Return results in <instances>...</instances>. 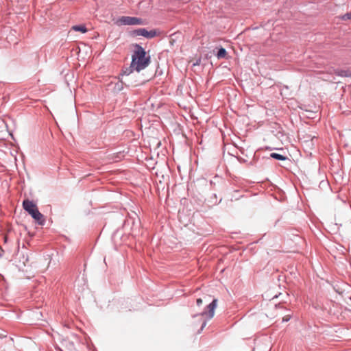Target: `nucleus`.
Returning a JSON list of instances; mask_svg holds the SVG:
<instances>
[{"mask_svg": "<svg viewBox=\"0 0 351 351\" xmlns=\"http://www.w3.org/2000/svg\"><path fill=\"white\" fill-rule=\"evenodd\" d=\"M23 209L27 212L31 217L39 225H44L45 220L43 215L38 210V208L35 203L32 200L25 199L23 202Z\"/></svg>", "mask_w": 351, "mask_h": 351, "instance_id": "2", "label": "nucleus"}, {"mask_svg": "<svg viewBox=\"0 0 351 351\" xmlns=\"http://www.w3.org/2000/svg\"><path fill=\"white\" fill-rule=\"evenodd\" d=\"M139 73L136 71V68L133 67L132 65V62H130V65L128 67L123 68L121 75L122 78H128L130 79L134 77V75H138Z\"/></svg>", "mask_w": 351, "mask_h": 351, "instance_id": "8", "label": "nucleus"}, {"mask_svg": "<svg viewBox=\"0 0 351 351\" xmlns=\"http://www.w3.org/2000/svg\"><path fill=\"white\" fill-rule=\"evenodd\" d=\"M227 55V51L225 48L221 47L218 49L217 53L216 54V56L217 59H222L224 58Z\"/></svg>", "mask_w": 351, "mask_h": 351, "instance_id": "9", "label": "nucleus"}, {"mask_svg": "<svg viewBox=\"0 0 351 351\" xmlns=\"http://www.w3.org/2000/svg\"><path fill=\"white\" fill-rule=\"evenodd\" d=\"M340 18L343 21L350 20L351 19V12L346 13V14L342 15Z\"/></svg>", "mask_w": 351, "mask_h": 351, "instance_id": "12", "label": "nucleus"}, {"mask_svg": "<svg viewBox=\"0 0 351 351\" xmlns=\"http://www.w3.org/2000/svg\"><path fill=\"white\" fill-rule=\"evenodd\" d=\"M215 179H219V178L217 176H215Z\"/></svg>", "mask_w": 351, "mask_h": 351, "instance_id": "27", "label": "nucleus"}, {"mask_svg": "<svg viewBox=\"0 0 351 351\" xmlns=\"http://www.w3.org/2000/svg\"><path fill=\"white\" fill-rule=\"evenodd\" d=\"M136 75H134V77H132V78H130V80H131L132 82H135V81H136L137 82H138V85L141 84H142V83H141V82H140V81H138V80H136Z\"/></svg>", "mask_w": 351, "mask_h": 351, "instance_id": "19", "label": "nucleus"}, {"mask_svg": "<svg viewBox=\"0 0 351 351\" xmlns=\"http://www.w3.org/2000/svg\"><path fill=\"white\" fill-rule=\"evenodd\" d=\"M217 302L218 300L217 298H214L212 302L206 306L208 311H204L200 313L193 315V317L207 315L208 319L213 318L215 315V311L217 306Z\"/></svg>", "mask_w": 351, "mask_h": 351, "instance_id": "5", "label": "nucleus"}, {"mask_svg": "<svg viewBox=\"0 0 351 351\" xmlns=\"http://www.w3.org/2000/svg\"><path fill=\"white\" fill-rule=\"evenodd\" d=\"M274 84V82L272 79H269V82L267 84L268 86H272Z\"/></svg>", "mask_w": 351, "mask_h": 351, "instance_id": "21", "label": "nucleus"}, {"mask_svg": "<svg viewBox=\"0 0 351 351\" xmlns=\"http://www.w3.org/2000/svg\"><path fill=\"white\" fill-rule=\"evenodd\" d=\"M338 75L341 76H346V71H341L340 73H338Z\"/></svg>", "mask_w": 351, "mask_h": 351, "instance_id": "23", "label": "nucleus"}, {"mask_svg": "<svg viewBox=\"0 0 351 351\" xmlns=\"http://www.w3.org/2000/svg\"><path fill=\"white\" fill-rule=\"evenodd\" d=\"M291 317L289 315L285 316L282 318L283 322H288L290 319Z\"/></svg>", "mask_w": 351, "mask_h": 351, "instance_id": "20", "label": "nucleus"}, {"mask_svg": "<svg viewBox=\"0 0 351 351\" xmlns=\"http://www.w3.org/2000/svg\"><path fill=\"white\" fill-rule=\"evenodd\" d=\"M134 50L132 54V65L136 68V71H140L146 69L151 63V56L147 54L145 48L139 44L134 45Z\"/></svg>", "mask_w": 351, "mask_h": 351, "instance_id": "1", "label": "nucleus"}, {"mask_svg": "<svg viewBox=\"0 0 351 351\" xmlns=\"http://www.w3.org/2000/svg\"><path fill=\"white\" fill-rule=\"evenodd\" d=\"M21 261H22V263L25 265L26 263H27L29 261L28 256H25L23 255L22 259L21 260Z\"/></svg>", "mask_w": 351, "mask_h": 351, "instance_id": "14", "label": "nucleus"}, {"mask_svg": "<svg viewBox=\"0 0 351 351\" xmlns=\"http://www.w3.org/2000/svg\"><path fill=\"white\" fill-rule=\"evenodd\" d=\"M138 82L136 81L132 82L129 77L121 79L119 82H118L114 86V89L119 92L123 89V86H125L127 87L129 86H137Z\"/></svg>", "mask_w": 351, "mask_h": 351, "instance_id": "7", "label": "nucleus"}, {"mask_svg": "<svg viewBox=\"0 0 351 351\" xmlns=\"http://www.w3.org/2000/svg\"><path fill=\"white\" fill-rule=\"evenodd\" d=\"M270 157L279 160H285L287 159L285 156L276 153H271Z\"/></svg>", "mask_w": 351, "mask_h": 351, "instance_id": "11", "label": "nucleus"}, {"mask_svg": "<svg viewBox=\"0 0 351 351\" xmlns=\"http://www.w3.org/2000/svg\"><path fill=\"white\" fill-rule=\"evenodd\" d=\"M210 184L213 186H215L216 183H215V181L210 180Z\"/></svg>", "mask_w": 351, "mask_h": 351, "instance_id": "25", "label": "nucleus"}, {"mask_svg": "<svg viewBox=\"0 0 351 351\" xmlns=\"http://www.w3.org/2000/svg\"><path fill=\"white\" fill-rule=\"evenodd\" d=\"M141 221L139 218L134 219L132 217H129L127 218L123 224V228L125 230H127V228H130L131 230L130 234L133 236H136L137 233L139 232Z\"/></svg>", "mask_w": 351, "mask_h": 351, "instance_id": "3", "label": "nucleus"}, {"mask_svg": "<svg viewBox=\"0 0 351 351\" xmlns=\"http://www.w3.org/2000/svg\"><path fill=\"white\" fill-rule=\"evenodd\" d=\"M206 324H207V321L206 320H204L202 324V326H201V328L200 329L198 330V333H200L203 329L204 328V327L206 326Z\"/></svg>", "mask_w": 351, "mask_h": 351, "instance_id": "13", "label": "nucleus"}, {"mask_svg": "<svg viewBox=\"0 0 351 351\" xmlns=\"http://www.w3.org/2000/svg\"><path fill=\"white\" fill-rule=\"evenodd\" d=\"M119 21L123 25H143V19L135 16H123L119 19Z\"/></svg>", "mask_w": 351, "mask_h": 351, "instance_id": "6", "label": "nucleus"}, {"mask_svg": "<svg viewBox=\"0 0 351 351\" xmlns=\"http://www.w3.org/2000/svg\"><path fill=\"white\" fill-rule=\"evenodd\" d=\"M4 252V250L2 249V247H0V258L3 256V254Z\"/></svg>", "mask_w": 351, "mask_h": 351, "instance_id": "22", "label": "nucleus"}, {"mask_svg": "<svg viewBox=\"0 0 351 351\" xmlns=\"http://www.w3.org/2000/svg\"><path fill=\"white\" fill-rule=\"evenodd\" d=\"M72 29L75 32H80L83 34L87 32L88 29L84 25H76L72 27Z\"/></svg>", "mask_w": 351, "mask_h": 351, "instance_id": "10", "label": "nucleus"}, {"mask_svg": "<svg viewBox=\"0 0 351 351\" xmlns=\"http://www.w3.org/2000/svg\"><path fill=\"white\" fill-rule=\"evenodd\" d=\"M211 198H212V199H213V198L215 199V202H213V203H215V204L219 203V202H221V199H220V200L219 201V202H217V195H216L215 193H213V194L212 195Z\"/></svg>", "mask_w": 351, "mask_h": 351, "instance_id": "16", "label": "nucleus"}, {"mask_svg": "<svg viewBox=\"0 0 351 351\" xmlns=\"http://www.w3.org/2000/svg\"><path fill=\"white\" fill-rule=\"evenodd\" d=\"M158 34V31L155 29L147 30L146 28H138L130 32V35L132 37L143 36L147 39L154 38Z\"/></svg>", "mask_w": 351, "mask_h": 351, "instance_id": "4", "label": "nucleus"}, {"mask_svg": "<svg viewBox=\"0 0 351 351\" xmlns=\"http://www.w3.org/2000/svg\"><path fill=\"white\" fill-rule=\"evenodd\" d=\"M119 230H117L115 232H114V233L112 234V239H116V237H117V236H119Z\"/></svg>", "mask_w": 351, "mask_h": 351, "instance_id": "17", "label": "nucleus"}, {"mask_svg": "<svg viewBox=\"0 0 351 351\" xmlns=\"http://www.w3.org/2000/svg\"><path fill=\"white\" fill-rule=\"evenodd\" d=\"M173 42H174V40H172V39L170 40V43H171V45H173Z\"/></svg>", "mask_w": 351, "mask_h": 351, "instance_id": "26", "label": "nucleus"}, {"mask_svg": "<svg viewBox=\"0 0 351 351\" xmlns=\"http://www.w3.org/2000/svg\"><path fill=\"white\" fill-rule=\"evenodd\" d=\"M200 59L197 60L195 63H193V66H196V65H198L200 62Z\"/></svg>", "mask_w": 351, "mask_h": 351, "instance_id": "24", "label": "nucleus"}, {"mask_svg": "<svg viewBox=\"0 0 351 351\" xmlns=\"http://www.w3.org/2000/svg\"><path fill=\"white\" fill-rule=\"evenodd\" d=\"M6 337V332L0 328V338Z\"/></svg>", "mask_w": 351, "mask_h": 351, "instance_id": "15", "label": "nucleus"}, {"mask_svg": "<svg viewBox=\"0 0 351 351\" xmlns=\"http://www.w3.org/2000/svg\"><path fill=\"white\" fill-rule=\"evenodd\" d=\"M202 302H203V301H202V298H197V299L196 300V304H197V305L198 306H201V305H202Z\"/></svg>", "mask_w": 351, "mask_h": 351, "instance_id": "18", "label": "nucleus"}]
</instances>
